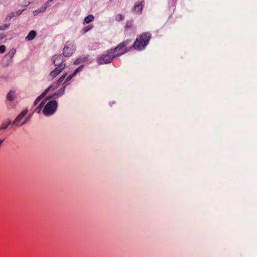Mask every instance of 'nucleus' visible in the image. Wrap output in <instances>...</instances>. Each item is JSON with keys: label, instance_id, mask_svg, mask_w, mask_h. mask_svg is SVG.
<instances>
[{"label": "nucleus", "instance_id": "9", "mask_svg": "<svg viewBox=\"0 0 257 257\" xmlns=\"http://www.w3.org/2000/svg\"><path fill=\"white\" fill-rule=\"evenodd\" d=\"M144 3V1H142V2H138V4H136L134 8V11L137 14H141L142 10L143 9V3Z\"/></svg>", "mask_w": 257, "mask_h": 257}, {"label": "nucleus", "instance_id": "18", "mask_svg": "<svg viewBox=\"0 0 257 257\" xmlns=\"http://www.w3.org/2000/svg\"><path fill=\"white\" fill-rule=\"evenodd\" d=\"M14 17H17L15 12H12L8 15L5 18L6 21H10Z\"/></svg>", "mask_w": 257, "mask_h": 257}, {"label": "nucleus", "instance_id": "22", "mask_svg": "<svg viewBox=\"0 0 257 257\" xmlns=\"http://www.w3.org/2000/svg\"><path fill=\"white\" fill-rule=\"evenodd\" d=\"M43 107V103H40L38 106L36 108L35 111L39 113Z\"/></svg>", "mask_w": 257, "mask_h": 257}, {"label": "nucleus", "instance_id": "27", "mask_svg": "<svg viewBox=\"0 0 257 257\" xmlns=\"http://www.w3.org/2000/svg\"><path fill=\"white\" fill-rule=\"evenodd\" d=\"M31 116L29 115L28 116L26 117L24 120L22 122L21 124H24L26 123H27L30 119Z\"/></svg>", "mask_w": 257, "mask_h": 257}, {"label": "nucleus", "instance_id": "28", "mask_svg": "<svg viewBox=\"0 0 257 257\" xmlns=\"http://www.w3.org/2000/svg\"><path fill=\"white\" fill-rule=\"evenodd\" d=\"M6 51V46L5 45L0 46V54L4 53Z\"/></svg>", "mask_w": 257, "mask_h": 257}, {"label": "nucleus", "instance_id": "26", "mask_svg": "<svg viewBox=\"0 0 257 257\" xmlns=\"http://www.w3.org/2000/svg\"><path fill=\"white\" fill-rule=\"evenodd\" d=\"M83 65H81L80 66H79L78 68H77L75 71L74 72H73V73L76 75L77 73L80 72L82 70V69H83Z\"/></svg>", "mask_w": 257, "mask_h": 257}, {"label": "nucleus", "instance_id": "32", "mask_svg": "<svg viewBox=\"0 0 257 257\" xmlns=\"http://www.w3.org/2000/svg\"><path fill=\"white\" fill-rule=\"evenodd\" d=\"M6 37V35L4 34H0V41Z\"/></svg>", "mask_w": 257, "mask_h": 257}, {"label": "nucleus", "instance_id": "19", "mask_svg": "<svg viewBox=\"0 0 257 257\" xmlns=\"http://www.w3.org/2000/svg\"><path fill=\"white\" fill-rule=\"evenodd\" d=\"M11 24L10 23L3 24L0 26V31H4L7 30L10 26Z\"/></svg>", "mask_w": 257, "mask_h": 257}, {"label": "nucleus", "instance_id": "12", "mask_svg": "<svg viewBox=\"0 0 257 257\" xmlns=\"http://www.w3.org/2000/svg\"><path fill=\"white\" fill-rule=\"evenodd\" d=\"M94 19V17L92 15H89L84 18L83 24L85 25L92 22Z\"/></svg>", "mask_w": 257, "mask_h": 257}, {"label": "nucleus", "instance_id": "24", "mask_svg": "<svg viewBox=\"0 0 257 257\" xmlns=\"http://www.w3.org/2000/svg\"><path fill=\"white\" fill-rule=\"evenodd\" d=\"M43 97H44L42 94H41L36 98V99L34 101V105H36Z\"/></svg>", "mask_w": 257, "mask_h": 257}, {"label": "nucleus", "instance_id": "30", "mask_svg": "<svg viewBox=\"0 0 257 257\" xmlns=\"http://www.w3.org/2000/svg\"><path fill=\"white\" fill-rule=\"evenodd\" d=\"M51 98V97H47L45 99H43L42 102L41 103H43V105L44 106L46 102L47 101V100H48L49 99H50Z\"/></svg>", "mask_w": 257, "mask_h": 257}, {"label": "nucleus", "instance_id": "29", "mask_svg": "<svg viewBox=\"0 0 257 257\" xmlns=\"http://www.w3.org/2000/svg\"><path fill=\"white\" fill-rule=\"evenodd\" d=\"M130 28H133L132 24L131 22H127L125 25V29H127Z\"/></svg>", "mask_w": 257, "mask_h": 257}, {"label": "nucleus", "instance_id": "20", "mask_svg": "<svg viewBox=\"0 0 257 257\" xmlns=\"http://www.w3.org/2000/svg\"><path fill=\"white\" fill-rule=\"evenodd\" d=\"M12 121L11 120H9L7 123H3L1 125H0V130L2 129H6L7 128L8 126L11 123Z\"/></svg>", "mask_w": 257, "mask_h": 257}, {"label": "nucleus", "instance_id": "33", "mask_svg": "<svg viewBox=\"0 0 257 257\" xmlns=\"http://www.w3.org/2000/svg\"><path fill=\"white\" fill-rule=\"evenodd\" d=\"M46 7H47L46 6H45V7H42V8H41L40 12H43V11H44L46 10Z\"/></svg>", "mask_w": 257, "mask_h": 257}, {"label": "nucleus", "instance_id": "8", "mask_svg": "<svg viewBox=\"0 0 257 257\" xmlns=\"http://www.w3.org/2000/svg\"><path fill=\"white\" fill-rule=\"evenodd\" d=\"M52 62L54 64L55 66L61 65V64H64L63 63L64 62V57L63 55L61 54L60 55H55L53 56L52 58Z\"/></svg>", "mask_w": 257, "mask_h": 257}, {"label": "nucleus", "instance_id": "14", "mask_svg": "<svg viewBox=\"0 0 257 257\" xmlns=\"http://www.w3.org/2000/svg\"><path fill=\"white\" fill-rule=\"evenodd\" d=\"M66 73L64 74L60 77V78L57 81L56 83H54L55 85V88H57L63 81L66 76Z\"/></svg>", "mask_w": 257, "mask_h": 257}, {"label": "nucleus", "instance_id": "2", "mask_svg": "<svg viewBox=\"0 0 257 257\" xmlns=\"http://www.w3.org/2000/svg\"><path fill=\"white\" fill-rule=\"evenodd\" d=\"M131 42V39L126 40L122 42L119 44L115 48L113 49H111L108 50L109 53H112L113 52L116 53L114 54L116 55V57L119 56L125 53H126L128 50L126 49V46L128 45Z\"/></svg>", "mask_w": 257, "mask_h": 257}, {"label": "nucleus", "instance_id": "10", "mask_svg": "<svg viewBox=\"0 0 257 257\" xmlns=\"http://www.w3.org/2000/svg\"><path fill=\"white\" fill-rule=\"evenodd\" d=\"M16 96V92L14 90H11L7 95V99L10 101L14 100Z\"/></svg>", "mask_w": 257, "mask_h": 257}, {"label": "nucleus", "instance_id": "25", "mask_svg": "<svg viewBox=\"0 0 257 257\" xmlns=\"http://www.w3.org/2000/svg\"><path fill=\"white\" fill-rule=\"evenodd\" d=\"M123 19L124 17L121 14L117 15L115 18V20L118 22H119L121 20H123Z\"/></svg>", "mask_w": 257, "mask_h": 257}, {"label": "nucleus", "instance_id": "15", "mask_svg": "<svg viewBox=\"0 0 257 257\" xmlns=\"http://www.w3.org/2000/svg\"><path fill=\"white\" fill-rule=\"evenodd\" d=\"M16 52V50L15 49H12L10 50L8 54L6 55V57H8L10 59H12L13 57L14 56L15 53Z\"/></svg>", "mask_w": 257, "mask_h": 257}, {"label": "nucleus", "instance_id": "11", "mask_svg": "<svg viewBox=\"0 0 257 257\" xmlns=\"http://www.w3.org/2000/svg\"><path fill=\"white\" fill-rule=\"evenodd\" d=\"M36 35V31L32 30L29 32L28 35L25 38V39H26V40H27V41L32 40L35 38Z\"/></svg>", "mask_w": 257, "mask_h": 257}, {"label": "nucleus", "instance_id": "21", "mask_svg": "<svg viewBox=\"0 0 257 257\" xmlns=\"http://www.w3.org/2000/svg\"><path fill=\"white\" fill-rule=\"evenodd\" d=\"M93 26L92 25H89L87 26H85L83 28V31L84 33H86L88 31L92 29L93 28Z\"/></svg>", "mask_w": 257, "mask_h": 257}, {"label": "nucleus", "instance_id": "7", "mask_svg": "<svg viewBox=\"0 0 257 257\" xmlns=\"http://www.w3.org/2000/svg\"><path fill=\"white\" fill-rule=\"evenodd\" d=\"M65 64H61L57 67L54 70L50 72L49 76L51 79H53L58 76L64 69Z\"/></svg>", "mask_w": 257, "mask_h": 257}, {"label": "nucleus", "instance_id": "35", "mask_svg": "<svg viewBox=\"0 0 257 257\" xmlns=\"http://www.w3.org/2000/svg\"><path fill=\"white\" fill-rule=\"evenodd\" d=\"M54 0H48L47 2V5H48L50 2H52Z\"/></svg>", "mask_w": 257, "mask_h": 257}, {"label": "nucleus", "instance_id": "6", "mask_svg": "<svg viewBox=\"0 0 257 257\" xmlns=\"http://www.w3.org/2000/svg\"><path fill=\"white\" fill-rule=\"evenodd\" d=\"M28 110L27 109L23 110L14 119L13 124L16 126H21V123L24 116L27 114Z\"/></svg>", "mask_w": 257, "mask_h": 257}, {"label": "nucleus", "instance_id": "31", "mask_svg": "<svg viewBox=\"0 0 257 257\" xmlns=\"http://www.w3.org/2000/svg\"><path fill=\"white\" fill-rule=\"evenodd\" d=\"M23 10H18V11L16 12L15 13H16V16H20L23 12Z\"/></svg>", "mask_w": 257, "mask_h": 257}, {"label": "nucleus", "instance_id": "4", "mask_svg": "<svg viewBox=\"0 0 257 257\" xmlns=\"http://www.w3.org/2000/svg\"><path fill=\"white\" fill-rule=\"evenodd\" d=\"M111 53L103 54L98 58V63L100 64H107L110 63L113 59L116 57V55H110Z\"/></svg>", "mask_w": 257, "mask_h": 257}, {"label": "nucleus", "instance_id": "5", "mask_svg": "<svg viewBox=\"0 0 257 257\" xmlns=\"http://www.w3.org/2000/svg\"><path fill=\"white\" fill-rule=\"evenodd\" d=\"M74 45L70 42L67 41L63 48V56H70L74 52Z\"/></svg>", "mask_w": 257, "mask_h": 257}, {"label": "nucleus", "instance_id": "3", "mask_svg": "<svg viewBox=\"0 0 257 257\" xmlns=\"http://www.w3.org/2000/svg\"><path fill=\"white\" fill-rule=\"evenodd\" d=\"M57 108V103L55 100L49 101L44 106L43 112L46 116L53 114Z\"/></svg>", "mask_w": 257, "mask_h": 257}, {"label": "nucleus", "instance_id": "17", "mask_svg": "<svg viewBox=\"0 0 257 257\" xmlns=\"http://www.w3.org/2000/svg\"><path fill=\"white\" fill-rule=\"evenodd\" d=\"M52 88H53V89H55L56 88H55V85L54 84L53 85H52L49 86L41 94L44 97H45L46 95V94H47V93L49 92V91Z\"/></svg>", "mask_w": 257, "mask_h": 257}, {"label": "nucleus", "instance_id": "34", "mask_svg": "<svg viewBox=\"0 0 257 257\" xmlns=\"http://www.w3.org/2000/svg\"><path fill=\"white\" fill-rule=\"evenodd\" d=\"M4 140H0V147L1 146L2 143H3Z\"/></svg>", "mask_w": 257, "mask_h": 257}, {"label": "nucleus", "instance_id": "23", "mask_svg": "<svg viewBox=\"0 0 257 257\" xmlns=\"http://www.w3.org/2000/svg\"><path fill=\"white\" fill-rule=\"evenodd\" d=\"M75 75L74 73H73L72 74L70 75L69 76H68L66 78V80H65V82H64V83L63 84V85H67V83H67L68 81H69V80H71V79H72V78H73Z\"/></svg>", "mask_w": 257, "mask_h": 257}, {"label": "nucleus", "instance_id": "13", "mask_svg": "<svg viewBox=\"0 0 257 257\" xmlns=\"http://www.w3.org/2000/svg\"><path fill=\"white\" fill-rule=\"evenodd\" d=\"M87 60L88 57L87 56L79 57L75 60L73 64L74 65H78L81 63L86 62Z\"/></svg>", "mask_w": 257, "mask_h": 257}, {"label": "nucleus", "instance_id": "16", "mask_svg": "<svg viewBox=\"0 0 257 257\" xmlns=\"http://www.w3.org/2000/svg\"><path fill=\"white\" fill-rule=\"evenodd\" d=\"M64 85L63 87L62 88H60L59 90H58L57 91V92L55 93V95H62L64 93L65 87H66V85Z\"/></svg>", "mask_w": 257, "mask_h": 257}, {"label": "nucleus", "instance_id": "1", "mask_svg": "<svg viewBox=\"0 0 257 257\" xmlns=\"http://www.w3.org/2000/svg\"><path fill=\"white\" fill-rule=\"evenodd\" d=\"M151 38V34L150 33H144L140 36L139 38L136 40L134 44L130 49L133 47L137 50H143L148 44Z\"/></svg>", "mask_w": 257, "mask_h": 257}]
</instances>
